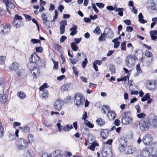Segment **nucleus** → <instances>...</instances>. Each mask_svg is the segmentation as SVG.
I'll list each match as a JSON object with an SVG mask.
<instances>
[{
	"label": "nucleus",
	"instance_id": "20e7f679",
	"mask_svg": "<svg viewBox=\"0 0 157 157\" xmlns=\"http://www.w3.org/2000/svg\"><path fill=\"white\" fill-rule=\"evenodd\" d=\"M136 59L134 56L131 55H128L125 58V65L128 67H133L135 63Z\"/></svg>",
	"mask_w": 157,
	"mask_h": 157
},
{
	"label": "nucleus",
	"instance_id": "a878e982",
	"mask_svg": "<svg viewBox=\"0 0 157 157\" xmlns=\"http://www.w3.org/2000/svg\"><path fill=\"white\" fill-rule=\"evenodd\" d=\"M17 96L20 99H24L26 95L23 91H19L17 94Z\"/></svg>",
	"mask_w": 157,
	"mask_h": 157
},
{
	"label": "nucleus",
	"instance_id": "aec40b11",
	"mask_svg": "<svg viewBox=\"0 0 157 157\" xmlns=\"http://www.w3.org/2000/svg\"><path fill=\"white\" fill-rule=\"evenodd\" d=\"M124 151L126 154H132L134 151V147L131 146H127L124 149Z\"/></svg>",
	"mask_w": 157,
	"mask_h": 157
},
{
	"label": "nucleus",
	"instance_id": "72a5a7b5",
	"mask_svg": "<svg viewBox=\"0 0 157 157\" xmlns=\"http://www.w3.org/2000/svg\"><path fill=\"white\" fill-rule=\"evenodd\" d=\"M82 55L83 56V58H84V61L82 62V67L85 68L88 63V60L86 57V56L84 54H82Z\"/></svg>",
	"mask_w": 157,
	"mask_h": 157
},
{
	"label": "nucleus",
	"instance_id": "0e129e2a",
	"mask_svg": "<svg viewBox=\"0 0 157 157\" xmlns=\"http://www.w3.org/2000/svg\"><path fill=\"white\" fill-rule=\"evenodd\" d=\"M133 30V28L131 26H128L126 27V31L128 32H131Z\"/></svg>",
	"mask_w": 157,
	"mask_h": 157
},
{
	"label": "nucleus",
	"instance_id": "a18cd8bd",
	"mask_svg": "<svg viewBox=\"0 0 157 157\" xmlns=\"http://www.w3.org/2000/svg\"><path fill=\"white\" fill-rule=\"evenodd\" d=\"M6 59V56H0V64L2 65L4 63L5 60Z\"/></svg>",
	"mask_w": 157,
	"mask_h": 157
},
{
	"label": "nucleus",
	"instance_id": "c9c22d12",
	"mask_svg": "<svg viewBox=\"0 0 157 157\" xmlns=\"http://www.w3.org/2000/svg\"><path fill=\"white\" fill-rule=\"evenodd\" d=\"M96 121L98 124L100 126L103 125L105 123V121L101 118H98L96 120Z\"/></svg>",
	"mask_w": 157,
	"mask_h": 157
},
{
	"label": "nucleus",
	"instance_id": "8fccbe9b",
	"mask_svg": "<svg viewBox=\"0 0 157 157\" xmlns=\"http://www.w3.org/2000/svg\"><path fill=\"white\" fill-rule=\"evenodd\" d=\"M117 6H115L114 7H113V6H108L106 7V9L108 10L109 11H113L114 10H115V9L116 8Z\"/></svg>",
	"mask_w": 157,
	"mask_h": 157
},
{
	"label": "nucleus",
	"instance_id": "c03bdc74",
	"mask_svg": "<svg viewBox=\"0 0 157 157\" xmlns=\"http://www.w3.org/2000/svg\"><path fill=\"white\" fill-rule=\"evenodd\" d=\"M85 123L86 125L88 126L89 128H92L94 127V125L88 121H85Z\"/></svg>",
	"mask_w": 157,
	"mask_h": 157
},
{
	"label": "nucleus",
	"instance_id": "dca6fc26",
	"mask_svg": "<svg viewBox=\"0 0 157 157\" xmlns=\"http://www.w3.org/2000/svg\"><path fill=\"white\" fill-rule=\"evenodd\" d=\"M109 133V131L108 130L102 129L100 132V135L103 139H105L107 137Z\"/></svg>",
	"mask_w": 157,
	"mask_h": 157
},
{
	"label": "nucleus",
	"instance_id": "412c9836",
	"mask_svg": "<svg viewBox=\"0 0 157 157\" xmlns=\"http://www.w3.org/2000/svg\"><path fill=\"white\" fill-rule=\"evenodd\" d=\"M141 154L143 157H149L150 153L148 150L146 148L143 149L141 151Z\"/></svg>",
	"mask_w": 157,
	"mask_h": 157
},
{
	"label": "nucleus",
	"instance_id": "c85d7f7f",
	"mask_svg": "<svg viewBox=\"0 0 157 157\" xmlns=\"http://www.w3.org/2000/svg\"><path fill=\"white\" fill-rule=\"evenodd\" d=\"M73 127L71 125L67 124L63 127V129L65 132H68Z\"/></svg>",
	"mask_w": 157,
	"mask_h": 157
},
{
	"label": "nucleus",
	"instance_id": "603ef678",
	"mask_svg": "<svg viewBox=\"0 0 157 157\" xmlns=\"http://www.w3.org/2000/svg\"><path fill=\"white\" fill-rule=\"evenodd\" d=\"M35 49L36 52L40 53H41L43 50L42 48L41 47H36Z\"/></svg>",
	"mask_w": 157,
	"mask_h": 157
},
{
	"label": "nucleus",
	"instance_id": "7ed1b4c3",
	"mask_svg": "<svg viewBox=\"0 0 157 157\" xmlns=\"http://www.w3.org/2000/svg\"><path fill=\"white\" fill-rule=\"evenodd\" d=\"M27 145V141L23 138H21L17 140L15 146L16 149L20 151L25 148Z\"/></svg>",
	"mask_w": 157,
	"mask_h": 157
},
{
	"label": "nucleus",
	"instance_id": "338daca9",
	"mask_svg": "<svg viewBox=\"0 0 157 157\" xmlns=\"http://www.w3.org/2000/svg\"><path fill=\"white\" fill-rule=\"evenodd\" d=\"M92 8L94 10V11L96 12V13H98L99 12L97 8L96 7V6L93 3H92Z\"/></svg>",
	"mask_w": 157,
	"mask_h": 157
},
{
	"label": "nucleus",
	"instance_id": "2f4dec72",
	"mask_svg": "<svg viewBox=\"0 0 157 157\" xmlns=\"http://www.w3.org/2000/svg\"><path fill=\"white\" fill-rule=\"evenodd\" d=\"M19 128L21 129L23 132L26 133L29 132L30 131V128L28 126H25L24 127H19Z\"/></svg>",
	"mask_w": 157,
	"mask_h": 157
},
{
	"label": "nucleus",
	"instance_id": "a211bd4d",
	"mask_svg": "<svg viewBox=\"0 0 157 157\" xmlns=\"http://www.w3.org/2000/svg\"><path fill=\"white\" fill-rule=\"evenodd\" d=\"M105 31L107 33H105V35L109 38H113V30L109 28H107L105 29Z\"/></svg>",
	"mask_w": 157,
	"mask_h": 157
},
{
	"label": "nucleus",
	"instance_id": "393cba45",
	"mask_svg": "<svg viewBox=\"0 0 157 157\" xmlns=\"http://www.w3.org/2000/svg\"><path fill=\"white\" fill-rule=\"evenodd\" d=\"M7 7H6V10L10 14H11V12L10 10V9H14L15 7V6L14 4L12 3L11 2H10L7 5Z\"/></svg>",
	"mask_w": 157,
	"mask_h": 157
},
{
	"label": "nucleus",
	"instance_id": "2eb2a0df",
	"mask_svg": "<svg viewBox=\"0 0 157 157\" xmlns=\"http://www.w3.org/2000/svg\"><path fill=\"white\" fill-rule=\"evenodd\" d=\"M50 17L51 16L50 14L48 13H42L41 15V17L43 20L44 21L43 23L44 24H45L48 21V18L49 17Z\"/></svg>",
	"mask_w": 157,
	"mask_h": 157
},
{
	"label": "nucleus",
	"instance_id": "864d4df0",
	"mask_svg": "<svg viewBox=\"0 0 157 157\" xmlns=\"http://www.w3.org/2000/svg\"><path fill=\"white\" fill-rule=\"evenodd\" d=\"M22 18L18 14H16L15 15L14 17V20H21Z\"/></svg>",
	"mask_w": 157,
	"mask_h": 157
},
{
	"label": "nucleus",
	"instance_id": "f03ea898",
	"mask_svg": "<svg viewBox=\"0 0 157 157\" xmlns=\"http://www.w3.org/2000/svg\"><path fill=\"white\" fill-rule=\"evenodd\" d=\"M130 113L128 112L125 111L122 115L121 122L123 124L128 125L132 124L133 119L130 116Z\"/></svg>",
	"mask_w": 157,
	"mask_h": 157
},
{
	"label": "nucleus",
	"instance_id": "052dcab7",
	"mask_svg": "<svg viewBox=\"0 0 157 157\" xmlns=\"http://www.w3.org/2000/svg\"><path fill=\"white\" fill-rule=\"evenodd\" d=\"M69 60L70 61L71 63L73 64H75L76 63L77 59L75 58L69 59Z\"/></svg>",
	"mask_w": 157,
	"mask_h": 157
},
{
	"label": "nucleus",
	"instance_id": "69168bd1",
	"mask_svg": "<svg viewBox=\"0 0 157 157\" xmlns=\"http://www.w3.org/2000/svg\"><path fill=\"white\" fill-rule=\"evenodd\" d=\"M65 78V76L64 75H62L58 77L57 78V79L59 81H61L64 79Z\"/></svg>",
	"mask_w": 157,
	"mask_h": 157
},
{
	"label": "nucleus",
	"instance_id": "49530a36",
	"mask_svg": "<svg viewBox=\"0 0 157 157\" xmlns=\"http://www.w3.org/2000/svg\"><path fill=\"white\" fill-rule=\"evenodd\" d=\"M52 61L53 63H54V67L53 69H54L56 70L58 69V63L56 61H55L54 60L52 59Z\"/></svg>",
	"mask_w": 157,
	"mask_h": 157
},
{
	"label": "nucleus",
	"instance_id": "473e14b6",
	"mask_svg": "<svg viewBox=\"0 0 157 157\" xmlns=\"http://www.w3.org/2000/svg\"><path fill=\"white\" fill-rule=\"evenodd\" d=\"M88 142L89 144H92L97 142L95 141V138L92 135H90L89 136Z\"/></svg>",
	"mask_w": 157,
	"mask_h": 157
},
{
	"label": "nucleus",
	"instance_id": "13d9d810",
	"mask_svg": "<svg viewBox=\"0 0 157 157\" xmlns=\"http://www.w3.org/2000/svg\"><path fill=\"white\" fill-rule=\"evenodd\" d=\"M96 5L100 8H102L104 7L105 5L102 3H96Z\"/></svg>",
	"mask_w": 157,
	"mask_h": 157
},
{
	"label": "nucleus",
	"instance_id": "6e6d98bb",
	"mask_svg": "<svg viewBox=\"0 0 157 157\" xmlns=\"http://www.w3.org/2000/svg\"><path fill=\"white\" fill-rule=\"evenodd\" d=\"M145 56L148 57H151L152 55L151 52L148 50H146L145 52Z\"/></svg>",
	"mask_w": 157,
	"mask_h": 157
},
{
	"label": "nucleus",
	"instance_id": "1a4fd4ad",
	"mask_svg": "<svg viewBox=\"0 0 157 157\" xmlns=\"http://www.w3.org/2000/svg\"><path fill=\"white\" fill-rule=\"evenodd\" d=\"M10 24H6L5 25H0V29L1 31L0 33L2 35L7 34L10 31Z\"/></svg>",
	"mask_w": 157,
	"mask_h": 157
},
{
	"label": "nucleus",
	"instance_id": "4c0bfd02",
	"mask_svg": "<svg viewBox=\"0 0 157 157\" xmlns=\"http://www.w3.org/2000/svg\"><path fill=\"white\" fill-rule=\"evenodd\" d=\"M93 32L96 34L99 35L101 32L99 26H97L94 30Z\"/></svg>",
	"mask_w": 157,
	"mask_h": 157
},
{
	"label": "nucleus",
	"instance_id": "c756f323",
	"mask_svg": "<svg viewBox=\"0 0 157 157\" xmlns=\"http://www.w3.org/2000/svg\"><path fill=\"white\" fill-rule=\"evenodd\" d=\"M124 10V9L122 8H118L115 9L116 12H119L118 14L120 16L122 17L123 16V11Z\"/></svg>",
	"mask_w": 157,
	"mask_h": 157
},
{
	"label": "nucleus",
	"instance_id": "f704fd0d",
	"mask_svg": "<svg viewBox=\"0 0 157 157\" xmlns=\"http://www.w3.org/2000/svg\"><path fill=\"white\" fill-rule=\"evenodd\" d=\"M71 47L72 49L74 51H76L78 49V47L74 42L72 43L71 44Z\"/></svg>",
	"mask_w": 157,
	"mask_h": 157
},
{
	"label": "nucleus",
	"instance_id": "58836bf2",
	"mask_svg": "<svg viewBox=\"0 0 157 157\" xmlns=\"http://www.w3.org/2000/svg\"><path fill=\"white\" fill-rule=\"evenodd\" d=\"M150 98V95L149 93H147L142 98L141 101H144L149 99Z\"/></svg>",
	"mask_w": 157,
	"mask_h": 157
},
{
	"label": "nucleus",
	"instance_id": "774afa93",
	"mask_svg": "<svg viewBox=\"0 0 157 157\" xmlns=\"http://www.w3.org/2000/svg\"><path fill=\"white\" fill-rule=\"evenodd\" d=\"M82 39L81 37L79 38H75L74 39V41L76 44H78L81 42Z\"/></svg>",
	"mask_w": 157,
	"mask_h": 157
},
{
	"label": "nucleus",
	"instance_id": "6ab92c4d",
	"mask_svg": "<svg viewBox=\"0 0 157 157\" xmlns=\"http://www.w3.org/2000/svg\"><path fill=\"white\" fill-rule=\"evenodd\" d=\"M39 94L40 96L44 99H46L48 97V94L47 90H40Z\"/></svg>",
	"mask_w": 157,
	"mask_h": 157
},
{
	"label": "nucleus",
	"instance_id": "ea45409f",
	"mask_svg": "<svg viewBox=\"0 0 157 157\" xmlns=\"http://www.w3.org/2000/svg\"><path fill=\"white\" fill-rule=\"evenodd\" d=\"M102 110L103 111L104 113H105L106 112H108L110 111L109 108L106 105H104L102 107Z\"/></svg>",
	"mask_w": 157,
	"mask_h": 157
},
{
	"label": "nucleus",
	"instance_id": "f257e3e1",
	"mask_svg": "<svg viewBox=\"0 0 157 157\" xmlns=\"http://www.w3.org/2000/svg\"><path fill=\"white\" fill-rule=\"evenodd\" d=\"M30 63L35 64L38 67H41L44 65V61L43 59H40V57L36 53L32 54L29 59Z\"/></svg>",
	"mask_w": 157,
	"mask_h": 157
},
{
	"label": "nucleus",
	"instance_id": "09e8293b",
	"mask_svg": "<svg viewBox=\"0 0 157 157\" xmlns=\"http://www.w3.org/2000/svg\"><path fill=\"white\" fill-rule=\"evenodd\" d=\"M121 50L124 51L126 50V44L125 41H124L121 44Z\"/></svg>",
	"mask_w": 157,
	"mask_h": 157
},
{
	"label": "nucleus",
	"instance_id": "f8f14e48",
	"mask_svg": "<svg viewBox=\"0 0 157 157\" xmlns=\"http://www.w3.org/2000/svg\"><path fill=\"white\" fill-rule=\"evenodd\" d=\"M60 33L61 34H63L65 32V26L67 25L66 20H63L60 21L59 23Z\"/></svg>",
	"mask_w": 157,
	"mask_h": 157
},
{
	"label": "nucleus",
	"instance_id": "7c9ffc66",
	"mask_svg": "<svg viewBox=\"0 0 157 157\" xmlns=\"http://www.w3.org/2000/svg\"><path fill=\"white\" fill-rule=\"evenodd\" d=\"M90 144H91V145L88 147V149L92 151H94V150L95 147L99 146L97 142H95L94 143H93Z\"/></svg>",
	"mask_w": 157,
	"mask_h": 157
},
{
	"label": "nucleus",
	"instance_id": "6e6552de",
	"mask_svg": "<svg viewBox=\"0 0 157 157\" xmlns=\"http://www.w3.org/2000/svg\"><path fill=\"white\" fill-rule=\"evenodd\" d=\"M153 137L149 134H146L144 136L142 141L145 146H149L152 141Z\"/></svg>",
	"mask_w": 157,
	"mask_h": 157
},
{
	"label": "nucleus",
	"instance_id": "cd10ccee",
	"mask_svg": "<svg viewBox=\"0 0 157 157\" xmlns=\"http://www.w3.org/2000/svg\"><path fill=\"white\" fill-rule=\"evenodd\" d=\"M138 17L139 21L140 22L143 24L147 22V21L143 19L144 17L141 13H139L138 15Z\"/></svg>",
	"mask_w": 157,
	"mask_h": 157
},
{
	"label": "nucleus",
	"instance_id": "79ce46f5",
	"mask_svg": "<svg viewBox=\"0 0 157 157\" xmlns=\"http://www.w3.org/2000/svg\"><path fill=\"white\" fill-rule=\"evenodd\" d=\"M44 124L47 127L52 126V124L51 121L48 120H46L44 121Z\"/></svg>",
	"mask_w": 157,
	"mask_h": 157
},
{
	"label": "nucleus",
	"instance_id": "9b49d317",
	"mask_svg": "<svg viewBox=\"0 0 157 157\" xmlns=\"http://www.w3.org/2000/svg\"><path fill=\"white\" fill-rule=\"evenodd\" d=\"M0 101L2 104H5L7 101L8 96L4 94L3 90L0 91Z\"/></svg>",
	"mask_w": 157,
	"mask_h": 157
},
{
	"label": "nucleus",
	"instance_id": "5fc2aeb1",
	"mask_svg": "<svg viewBox=\"0 0 157 157\" xmlns=\"http://www.w3.org/2000/svg\"><path fill=\"white\" fill-rule=\"evenodd\" d=\"M137 117L139 118H144L146 117V114L143 113H139L137 114Z\"/></svg>",
	"mask_w": 157,
	"mask_h": 157
},
{
	"label": "nucleus",
	"instance_id": "39448f33",
	"mask_svg": "<svg viewBox=\"0 0 157 157\" xmlns=\"http://www.w3.org/2000/svg\"><path fill=\"white\" fill-rule=\"evenodd\" d=\"M28 67L34 77L36 78L40 73L39 68L36 67L35 64L33 63H29L28 65Z\"/></svg>",
	"mask_w": 157,
	"mask_h": 157
},
{
	"label": "nucleus",
	"instance_id": "de8ad7c7",
	"mask_svg": "<svg viewBox=\"0 0 157 157\" xmlns=\"http://www.w3.org/2000/svg\"><path fill=\"white\" fill-rule=\"evenodd\" d=\"M30 41L33 44L37 43H39L40 42V40L39 39H31Z\"/></svg>",
	"mask_w": 157,
	"mask_h": 157
},
{
	"label": "nucleus",
	"instance_id": "423d86ee",
	"mask_svg": "<svg viewBox=\"0 0 157 157\" xmlns=\"http://www.w3.org/2000/svg\"><path fill=\"white\" fill-rule=\"evenodd\" d=\"M150 126L149 120L146 118L140 121V128L143 131L147 129Z\"/></svg>",
	"mask_w": 157,
	"mask_h": 157
},
{
	"label": "nucleus",
	"instance_id": "e433bc0d",
	"mask_svg": "<svg viewBox=\"0 0 157 157\" xmlns=\"http://www.w3.org/2000/svg\"><path fill=\"white\" fill-rule=\"evenodd\" d=\"M109 68L112 74L115 73V67L114 65H109Z\"/></svg>",
	"mask_w": 157,
	"mask_h": 157
},
{
	"label": "nucleus",
	"instance_id": "3c124183",
	"mask_svg": "<svg viewBox=\"0 0 157 157\" xmlns=\"http://www.w3.org/2000/svg\"><path fill=\"white\" fill-rule=\"evenodd\" d=\"M136 69L137 71V73L136 74H137V75H138L140 73L142 72V71L140 67V65L139 64H138L137 65L136 67Z\"/></svg>",
	"mask_w": 157,
	"mask_h": 157
},
{
	"label": "nucleus",
	"instance_id": "bb28decb",
	"mask_svg": "<svg viewBox=\"0 0 157 157\" xmlns=\"http://www.w3.org/2000/svg\"><path fill=\"white\" fill-rule=\"evenodd\" d=\"M147 87L150 90H153L155 87V86L152 82H149L147 84Z\"/></svg>",
	"mask_w": 157,
	"mask_h": 157
},
{
	"label": "nucleus",
	"instance_id": "9d476101",
	"mask_svg": "<svg viewBox=\"0 0 157 157\" xmlns=\"http://www.w3.org/2000/svg\"><path fill=\"white\" fill-rule=\"evenodd\" d=\"M63 105V102L62 100L59 99L56 100L54 104V108L56 110L58 111L60 110Z\"/></svg>",
	"mask_w": 157,
	"mask_h": 157
},
{
	"label": "nucleus",
	"instance_id": "5701e85b",
	"mask_svg": "<svg viewBox=\"0 0 157 157\" xmlns=\"http://www.w3.org/2000/svg\"><path fill=\"white\" fill-rule=\"evenodd\" d=\"M107 116L109 119L113 120L115 118L116 113L113 112L109 111L107 113Z\"/></svg>",
	"mask_w": 157,
	"mask_h": 157
},
{
	"label": "nucleus",
	"instance_id": "4d7b16f0",
	"mask_svg": "<svg viewBox=\"0 0 157 157\" xmlns=\"http://www.w3.org/2000/svg\"><path fill=\"white\" fill-rule=\"evenodd\" d=\"M57 126L59 131L61 132L62 131L63 126L61 125L60 123H58L57 124Z\"/></svg>",
	"mask_w": 157,
	"mask_h": 157
},
{
	"label": "nucleus",
	"instance_id": "f3484780",
	"mask_svg": "<svg viewBox=\"0 0 157 157\" xmlns=\"http://www.w3.org/2000/svg\"><path fill=\"white\" fill-rule=\"evenodd\" d=\"M12 24L16 28H19L23 25V24L21 20L13 21L12 22Z\"/></svg>",
	"mask_w": 157,
	"mask_h": 157
},
{
	"label": "nucleus",
	"instance_id": "37998d69",
	"mask_svg": "<svg viewBox=\"0 0 157 157\" xmlns=\"http://www.w3.org/2000/svg\"><path fill=\"white\" fill-rule=\"evenodd\" d=\"M28 138L29 142L30 143L32 142L34 140L33 135L32 134H29L28 136Z\"/></svg>",
	"mask_w": 157,
	"mask_h": 157
},
{
	"label": "nucleus",
	"instance_id": "0eeeda50",
	"mask_svg": "<svg viewBox=\"0 0 157 157\" xmlns=\"http://www.w3.org/2000/svg\"><path fill=\"white\" fill-rule=\"evenodd\" d=\"M84 99H83L82 95L79 94H75L74 98V102L77 106H80L83 104Z\"/></svg>",
	"mask_w": 157,
	"mask_h": 157
},
{
	"label": "nucleus",
	"instance_id": "a19ab883",
	"mask_svg": "<svg viewBox=\"0 0 157 157\" xmlns=\"http://www.w3.org/2000/svg\"><path fill=\"white\" fill-rule=\"evenodd\" d=\"M105 36L106 35L105 33H104L102 34L99 38V41H101L105 40Z\"/></svg>",
	"mask_w": 157,
	"mask_h": 157
},
{
	"label": "nucleus",
	"instance_id": "680f3d73",
	"mask_svg": "<svg viewBox=\"0 0 157 157\" xmlns=\"http://www.w3.org/2000/svg\"><path fill=\"white\" fill-rule=\"evenodd\" d=\"M4 133V128H0V138L3 137Z\"/></svg>",
	"mask_w": 157,
	"mask_h": 157
},
{
	"label": "nucleus",
	"instance_id": "b1692460",
	"mask_svg": "<svg viewBox=\"0 0 157 157\" xmlns=\"http://www.w3.org/2000/svg\"><path fill=\"white\" fill-rule=\"evenodd\" d=\"M150 33L152 40H155L157 39V30L150 31Z\"/></svg>",
	"mask_w": 157,
	"mask_h": 157
},
{
	"label": "nucleus",
	"instance_id": "e2e57ef3",
	"mask_svg": "<svg viewBox=\"0 0 157 157\" xmlns=\"http://www.w3.org/2000/svg\"><path fill=\"white\" fill-rule=\"evenodd\" d=\"M153 123L155 127H157V117H155V118L153 119Z\"/></svg>",
	"mask_w": 157,
	"mask_h": 157
},
{
	"label": "nucleus",
	"instance_id": "4468645a",
	"mask_svg": "<svg viewBox=\"0 0 157 157\" xmlns=\"http://www.w3.org/2000/svg\"><path fill=\"white\" fill-rule=\"evenodd\" d=\"M19 67V65L17 62H13L9 67V69L12 71L17 70Z\"/></svg>",
	"mask_w": 157,
	"mask_h": 157
},
{
	"label": "nucleus",
	"instance_id": "ddd939ff",
	"mask_svg": "<svg viewBox=\"0 0 157 157\" xmlns=\"http://www.w3.org/2000/svg\"><path fill=\"white\" fill-rule=\"evenodd\" d=\"M63 152L62 150L58 149L55 150L54 152L51 154V157H56V156L61 157L63 155Z\"/></svg>",
	"mask_w": 157,
	"mask_h": 157
},
{
	"label": "nucleus",
	"instance_id": "4be33fe9",
	"mask_svg": "<svg viewBox=\"0 0 157 157\" xmlns=\"http://www.w3.org/2000/svg\"><path fill=\"white\" fill-rule=\"evenodd\" d=\"M78 29L77 26L73 24V27L70 29V30L71 32L70 34L71 36L76 35L77 32V31Z\"/></svg>",
	"mask_w": 157,
	"mask_h": 157
},
{
	"label": "nucleus",
	"instance_id": "bf43d9fd",
	"mask_svg": "<svg viewBox=\"0 0 157 157\" xmlns=\"http://www.w3.org/2000/svg\"><path fill=\"white\" fill-rule=\"evenodd\" d=\"M47 84L46 83H44L42 86L39 88L40 90H46L45 88H47Z\"/></svg>",
	"mask_w": 157,
	"mask_h": 157
}]
</instances>
